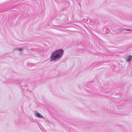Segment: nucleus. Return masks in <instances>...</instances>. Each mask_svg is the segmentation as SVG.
<instances>
[{
    "label": "nucleus",
    "instance_id": "5",
    "mask_svg": "<svg viewBox=\"0 0 132 132\" xmlns=\"http://www.w3.org/2000/svg\"><path fill=\"white\" fill-rule=\"evenodd\" d=\"M31 64H32L31 63H27V65H28L29 66H32V65H31Z\"/></svg>",
    "mask_w": 132,
    "mask_h": 132
},
{
    "label": "nucleus",
    "instance_id": "3",
    "mask_svg": "<svg viewBox=\"0 0 132 132\" xmlns=\"http://www.w3.org/2000/svg\"><path fill=\"white\" fill-rule=\"evenodd\" d=\"M13 50L14 51H18L21 52H22L23 51V49L19 47H16L14 48Z\"/></svg>",
    "mask_w": 132,
    "mask_h": 132
},
{
    "label": "nucleus",
    "instance_id": "1",
    "mask_svg": "<svg viewBox=\"0 0 132 132\" xmlns=\"http://www.w3.org/2000/svg\"><path fill=\"white\" fill-rule=\"evenodd\" d=\"M63 53L64 51L62 49H60L54 51L51 54L50 61L53 62L58 61L62 57Z\"/></svg>",
    "mask_w": 132,
    "mask_h": 132
},
{
    "label": "nucleus",
    "instance_id": "2",
    "mask_svg": "<svg viewBox=\"0 0 132 132\" xmlns=\"http://www.w3.org/2000/svg\"><path fill=\"white\" fill-rule=\"evenodd\" d=\"M132 59V56L130 55L127 56L126 58V60L128 62H129Z\"/></svg>",
    "mask_w": 132,
    "mask_h": 132
},
{
    "label": "nucleus",
    "instance_id": "4",
    "mask_svg": "<svg viewBox=\"0 0 132 132\" xmlns=\"http://www.w3.org/2000/svg\"><path fill=\"white\" fill-rule=\"evenodd\" d=\"M36 116L39 118H43L44 117H43L40 114L36 113Z\"/></svg>",
    "mask_w": 132,
    "mask_h": 132
},
{
    "label": "nucleus",
    "instance_id": "6",
    "mask_svg": "<svg viewBox=\"0 0 132 132\" xmlns=\"http://www.w3.org/2000/svg\"><path fill=\"white\" fill-rule=\"evenodd\" d=\"M120 31V32L122 31V30H125L124 29H121L120 28H119V29H118Z\"/></svg>",
    "mask_w": 132,
    "mask_h": 132
},
{
    "label": "nucleus",
    "instance_id": "7",
    "mask_svg": "<svg viewBox=\"0 0 132 132\" xmlns=\"http://www.w3.org/2000/svg\"><path fill=\"white\" fill-rule=\"evenodd\" d=\"M126 31H131V30H129V29H126Z\"/></svg>",
    "mask_w": 132,
    "mask_h": 132
}]
</instances>
